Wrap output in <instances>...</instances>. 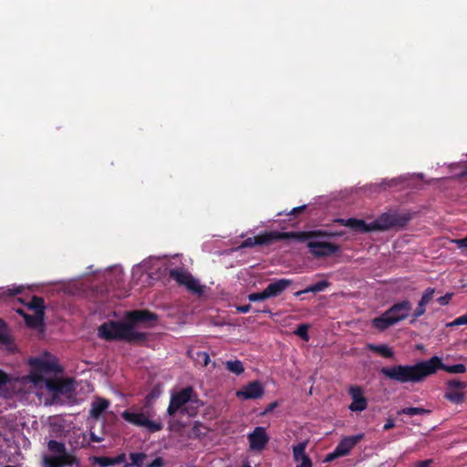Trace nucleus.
<instances>
[{
	"instance_id": "obj_1",
	"label": "nucleus",
	"mask_w": 467,
	"mask_h": 467,
	"mask_svg": "<svg viewBox=\"0 0 467 467\" xmlns=\"http://www.w3.org/2000/svg\"><path fill=\"white\" fill-rule=\"evenodd\" d=\"M439 369L451 374L466 372L464 364L445 365L441 358L433 356L428 360H421L413 365H394L382 367L379 373L387 379L400 383H419L424 381L429 376L435 374Z\"/></svg>"
},
{
	"instance_id": "obj_2",
	"label": "nucleus",
	"mask_w": 467,
	"mask_h": 467,
	"mask_svg": "<svg viewBox=\"0 0 467 467\" xmlns=\"http://www.w3.org/2000/svg\"><path fill=\"white\" fill-rule=\"evenodd\" d=\"M412 219L410 213H384L377 219L369 223H367L362 219L357 218H337L334 222L342 226L350 228L351 230L358 233H369L374 231L384 232L389 229H403Z\"/></svg>"
},
{
	"instance_id": "obj_3",
	"label": "nucleus",
	"mask_w": 467,
	"mask_h": 467,
	"mask_svg": "<svg viewBox=\"0 0 467 467\" xmlns=\"http://www.w3.org/2000/svg\"><path fill=\"white\" fill-rule=\"evenodd\" d=\"M98 335L107 341H125L130 344H141L148 337L147 333L131 329L127 319L104 322L99 327Z\"/></svg>"
},
{
	"instance_id": "obj_4",
	"label": "nucleus",
	"mask_w": 467,
	"mask_h": 467,
	"mask_svg": "<svg viewBox=\"0 0 467 467\" xmlns=\"http://www.w3.org/2000/svg\"><path fill=\"white\" fill-rule=\"evenodd\" d=\"M49 454L42 456V467H79V459L70 453L63 441L49 440L47 444Z\"/></svg>"
},
{
	"instance_id": "obj_5",
	"label": "nucleus",
	"mask_w": 467,
	"mask_h": 467,
	"mask_svg": "<svg viewBox=\"0 0 467 467\" xmlns=\"http://www.w3.org/2000/svg\"><path fill=\"white\" fill-rule=\"evenodd\" d=\"M411 310V303L402 300L392 305L389 309L371 320L372 327L379 331H384L389 327L405 320Z\"/></svg>"
},
{
	"instance_id": "obj_6",
	"label": "nucleus",
	"mask_w": 467,
	"mask_h": 467,
	"mask_svg": "<svg viewBox=\"0 0 467 467\" xmlns=\"http://www.w3.org/2000/svg\"><path fill=\"white\" fill-rule=\"evenodd\" d=\"M169 277L174 280L178 285L184 286L192 295L202 296L204 294L205 285H201L198 279L183 268L171 269Z\"/></svg>"
},
{
	"instance_id": "obj_7",
	"label": "nucleus",
	"mask_w": 467,
	"mask_h": 467,
	"mask_svg": "<svg viewBox=\"0 0 467 467\" xmlns=\"http://www.w3.org/2000/svg\"><path fill=\"white\" fill-rule=\"evenodd\" d=\"M121 417L127 422L136 427L145 428L150 433L160 431L163 428V424L160 420H152L150 419L149 411H130L126 410L121 413Z\"/></svg>"
},
{
	"instance_id": "obj_8",
	"label": "nucleus",
	"mask_w": 467,
	"mask_h": 467,
	"mask_svg": "<svg viewBox=\"0 0 467 467\" xmlns=\"http://www.w3.org/2000/svg\"><path fill=\"white\" fill-rule=\"evenodd\" d=\"M193 389L192 387H185L180 391L174 393L171 397L170 404L167 409V413L170 416H174L177 411L181 410L190 416L196 414L195 410H190L186 405L192 402Z\"/></svg>"
},
{
	"instance_id": "obj_9",
	"label": "nucleus",
	"mask_w": 467,
	"mask_h": 467,
	"mask_svg": "<svg viewBox=\"0 0 467 467\" xmlns=\"http://www.w3.org/2000/svg\"><path fill=\"white\" fill-rule=\"evenodd\" d=\"M29 364L32 368V371L30 372L29 378L31 381H33L36 384L46 380L43 377V374L61 371V368L59 367L56 359L33 358H30Z\"/></svg>"
},
{
	"instance_id": "obj_10",
	"label": "nucleus",
	"mask_w": 467,
	"mask_h": 467,
	"mask_svg": "<svg viewBox=\"0 0 467 467\" xmlns=\"http://www.w3.org/2000/svg\"><path fill=\"white\" fill-rule=\"evenodd\" d=\"M290 239L289 232H264L254 237H248L242 242L239 248H251L255 245H270L277 241Z\"/></svg>"
},
{
	"instance_id": "obj_11",
	"label": "nucleus",
	"mask_w": 467,
	"mask_h": 467,
	"mask_svg": "<svg viewBox=\"0 0 467 467\" xmlns=\"http://www.w3.org/2000/svg\"><path fill=\"white\" fill-rule=\"evenodd\" d=\"M125 319H127L131 329H134L137 325L151 327L158 320V316L148 309H139L126 312Z\"/></svg>"
},
{
	"instance_id": "obj_12",
	"label": "nucleus",
	"mask_w": 467,
	"mask_h": 467,
	"mask_svg": "<svg viewBox=\"0 0 467 467\" xmlns=\"http://www.w3.org/2000/svg\"><path fill=\"white\" fill-rule=\"evenodd\" d=\"M47 389L57 398L60 395L70 396L74 390V381L71 379H47L45 380Z\"/></svg>"
},
{
	"instance_id": "obj_13",
	"label": "nucleus",
	"mask_w": 467,
	"mask_h": 467,
	"mask_svg": "<svg viewBox=\"0 0 467 467\" xmlns=\"http://www.w3.org/2000/svg\"><path fill=\"white\" fill-rule=\"evenodd\" d=\"M307 247L309 253L317 258L330 256L340 250L339 245L336 244L315 240L309 241Z\"/></svg>"
},
{
	"instance_id": "obj_14",
	"label": "nucleus",
	"mask_w": 467,
	"mask_h": 467,
	"mask_svg": "<svg viewBox=\"0 0 467 467\" xmlns=\"http://www.w3.org/2000/svg\"><path fill=\"white\" fill-rule=\"evenodd\" d=\"M249 448L253 451H263L269 441V437L264 427H255L254 430L248 434Z\"/></svg>"
},
{
	"instance_id": "obj_15",
	"label": "nucleus",
	"mask_w": 467,
	"mask_h": 467,
	"mask_svg": "<svg viewBox=\"0 0 467 467\" xmlns=\"http://www.w3.org/2000/svg\"><path fill=\"white\" fill-rule=\"evenodd\" d=\"M264 388L261 382L254 380L244 386L241 389L237 390L235 395L242 400H257L264 395Z\"/></svg>"
},
{
	"instance_id": "obj_16",
	"label": "nucleus",
	"mask_w": 467,
	"mask_h": 467,
	"mask_svg": "<svg viewBox=\"0 0 467 467\" xmlns=\"http://www.w3.org/2000/svg\"><path fill=\"white\" fill-rule=\"evenodd\" d=\"M352 402L348 409L351 411H363L367 409L368 400L363 395V390L358 386H352L348 389Z\"/></svg>"
},
{
	"instance_id": "obj_17",
	"label": "nucleus",
	"mask_w": 467,
	"mask_h": 467,
	"mask_svg": "<svg viewBox=\"0 0 467 467\" xmlns=\"http://www.w3.org/2000/svg\"><path fill=\"white\" fill-rule=\"evenodd\" d=\"M290 239H295L299 242H305L313 238H333L334 231L330 230H314L308 232H289Z\"/></svg>"
},
{
	"instance_id": "obj_18",
	"label": "nucleus",
	"mask_w": 467,
	"mask_h": 467,
	"mask_svg": "<svg viewBox=\"0 0 467 467\" xmlns=\"http://www.w3.org/2000/svg\"><path fill=\"white\" fill-rule=\"evenodd\" d=\"M364 434H357L344 437L335 448L340 455L347 456L351 450L363 439Z\"/></svg>"
},
{
	"instance_id": "obj_19",
	"label": "nucleus",
	"mask_w": 467,
	"mask_h": 467,
	"mask_svg": "<svg viewBox=\"0 0 467 467\" xmlns=\"http://www.w3.org/2000/svg\"><path fill=\"white\" fill-rule=\"evenodd\" d=\"M293 281L286 278H282L271 282L265 288L269 298L280 296L285 289H287Z\"/></svg>"
},
{
	"instance_id": "obj_20",
	"label": "nucleus",
	"mask_w": 467,
	"mask_h": 467,
	"mask_svg": "<svg viewBox=\"0 0 467 467\" xmlns=\"http://www.w3.org/2000/svg\"><path fill=\"white\" fill-rule=\"evenodd\" d=\"M109 401L103 398H97L91 404L89 415L91 418L99 420L101 414L109 408Z\"/></svg>"
},
{
	"instance_id": "obj_21",
	"label": "nucleus",
	"mask_w": 467,
	"mask_h": 467,
	"mask_svg": "<svg viewBox=\"0 0 467 467\" xmlns=\"http://www.w3.org/2000/svg\"><path fill=\"white\" fill-rule=\"evenodd\" d=\"M366 348L367 349L375 352L386 358H391L394 356L393 350L388 345L385 344L376 345L368 343L367 344Z\"/></svg>"
},
{
	"instance_id": "obj_22",
	"label": "nucleus",
	"mask_w": 467,
	"mask_h": 467,
	"mask_svg": "<svg viewBox=\"0 0 467 467\" xmlns=\"http://www.w3.org/2000/svg\"><path fill=\"white\" fill-rule=\"evenodd\" d=\"M444 398L453 404H462L464 401L465 394L463 391L447 386Z\"/></svg>"
},
{
	"instance_id": "obj_23",
	"label": "nucleus",
	"mask_w": 467,
	"mask_h": 467,
	"mask_svg": "<svg viewBox=\"0 0 467 467\" xmlns=\"http://www.w3.org/2000/svg\"><path fill=\"white\" fill-rule=\"evenodd\" d=\"M330 285V283L327 280H322V281H319L314 285H311L309 286H307L306 288L303 289V290H300V291H297L295 293V296H299L303 294H306V293H318V292H322L324 291L326 288H327L328 286Z\"/></svg>"
},
{
	"instance_id": "obj_24",
	"label": "nucleus",
	"mask_w": 467,
	"mask_h": 467,
	"mask_svg": "<svg viewBox=\"0 0 467 467\" xmlns=\"http://www.w3.org/2000/svg\"><path fill=\"white\" fill-rule=\"evenodd\" d=\"M13 382V377L5 372L4 370L0 369V391L1 396L4 398H8L10 396V393L7 391L8 386L12 385Z\"/></svg>"
},
{
	"instance_id": "obj_25",
	"label": "nucleus",
	"mask_w": 467,
	"mask_h": 467,
	"mask_svg": "<svg viewBox=\"0 0 467 467\" xmlns=\"http://www.w3.org/2000/svg\"><path fill=\"white\" fill-rule=\"evenodd\" d=\"M27 307L34 310L36 314L45 315V301L44 298L37 296H33L30 302L26 304Z\"/></svg>"
},
{
	"instance_id": "obj_26",
	"label": "nucleus",
	"mask_w": 467,
	"mask_h": 467,
	"mask_svg": "<svg viewBox=\"0 0 467 467\" xmlns=\"http://www.w3.org/2000/svg\"><path fill=\"white\" fill-rule=\"evenodd\" d=\"M44 316L45 315L36 314V313H35V315L27 314V315H25L24 320L27 327L36 328V327H38L43 323Z\"/></svg>"
},
{
	"instance_id": "obj_27",
	"label": "nucleus",
	"mask_w": 467,
	"mask_h": 467,
	"mask_svg": "<svg viewBox=\"0 0 467 467\" xmlns=\"http://www.w3.org/2000/svg\"><path fill=\"white\" fill-rule=\"evenodd\" d=\"M147 458V455L144 452H131L130 453V459L131 461L130 463L125 464L123 467H142L144 464V460Z\"/></svg>"
},
{
	"instance_id": "obj_28",
	"label": "nucleus",
	"mask_w": 467,
	"mask_h": 467,
	"mask_svg": "<svg viewBox=\"0 0 467 467\" xmlns=\"http://www.w3.org/2000/svg\"><path fill=\"white\" fill-rule=\"evenodd\" d=\"M431 410H426L423 408L419 407H409V408H403L398 411L399 415H409V416H415V415H425L430 414Z\"/></svg>"
},
{
	"instance_id": "obj_29",
	"label": "nucleus",
	"mask_w": 467,
	"mask_h": 467,
	"mask_svg": "<svg viewBox=\"0 0 467 467\" xmlns=\"http://www.w3.org/2000/svg\"><path fill=\"white\" fill-rule=\"evenodd\" d=\"M307 441H301L296 445L293 446V458L296 462H299L303 457H308L306 453Z\"/></svg>"
},
{
	"instance_id": "obj_30",
	"label": "nucleus",
	"mask_w": 467,
	"mask_h": 467,
	"mask_svg": "<svg viewBox=\"0 0 467 467\" xmlns=\"http://www.w3.org/2000/svg\"><path fill=\"white\" fill-rule=\"evenodd\" d=\"M225 368L227 370L237 376L241 375L244 371V368L242 361L238 359L226 361Z\"/></svg>"
},
{
	"instance_id": "obj_31",
	"label": "nucleus",
	"mask_w": 467,
	"mask_h": 467,
	"mask_svg": "<svg viewBox=\"0 0 467 467\" xmlns=\"http://www.w3.org/2000/svg\"><path fill=\"white\" fill-rule=\"evenodd\" d=\"M90 461L94 464H99L100 467L114 466L113 457L107 456H93Z\"/></svg>"
},
{
	"instance_id": "obj_32",
	"label": "nucleus",
	"mask_w": 467,
	"mask_h": 467,
	"mask_svg": "<svg viewBox=\"0 0 467 467\" xmlns=\"http://www.w3.org/2000/svg\"><path fill=\"white\" fill-rule=\"evenodd\" d=\"M309 327H310L309 324H300L296 327V329L295 330L294 333L296 336H298L301 339L307 342L309 340V335H308Z\"/></svg>"
},
{
	"instance_id": "obj_33",
	"label": "nucleus",
	"mask_w": 467,
	"mask_h": 467,
	"mask_svg": "<svg viewBox=\"0 0 467 467\" xmlns=\"http://www.w3.org/2000/svg\"><path fill=\"white\" fill-rule=\"evenodd\" d=\"M10 342V337L7 332V327L5 322L0 318V343L8 344Z\"/></svg>"
},
{
	"instance_id": "obj_34",
	"label": "nucleus",
	"mask_w": 467,
	"mask_h": 467,
	"mask_svg": "<svg viewBox=\"0 0 467 467\" xmlns=\"http://www.w3.org/2000/svg\"><path fill=\"white\" fill-rule=\"evenodd\" d=\"M247 298L250 302H259L268 299V296L266 294L265 289L259 293H251L247 296Z\"/></svg>"
},
{
	"instance_id": "obj_35",
	"label": "nucleus",
	"mask_w": 467,
	"mask_h": 467,
	"mask_svg": "<svg viewBox=\"0 0 467 467\" xmlns=\"http://www.w3.org/2000/svg\"><path fill=\"white\" fill-rule=\"evenodd\" d=\"M425 312H426V305H424L422 302L419 301L418 306L412 314L413 318L410 321V324H413L419 317L423 316L425 314Z\"/></svg>"
},
{
	"instance_id": "obj_36",
	"label": "nucleus",
	"mask_w": 467,
	"mask_h": 467,
	"mask_svg": "<svg viewBox=\"0 0 467 467\" xmlns=\"http://www.w3.org/2000/svg\"><path fill=\"white\" fill-rule=\"evenodd\" d=\"M20 292H21L20 288H16V289L1 288L0 289V301L10 298V297L14 296L15 295L19 294Z\"/></svg>"
},
{
	"instance_id": "obj_37",
	"label": "nucleus",
	"mask_w": 467,
	"mask_h": 467,
	"mask_svg": "<svg viewBox=\"0 0 467 467\" xmlns=\"http://www.w3.org/2000/svg\"><path fill=\"white\" fill-rule=\"evenodd\" d=\"M434 293H435V289L434 288L428 287L423 292L420 301L427 306L433 299Z\"/></svg>"
},
{
	"instance_id": "obj_38",
	"label": "nucleus",
	"mask_w": 467,
	"mask_h": 467,
	"mask_svg": "<svg viewBox=\"0 0 467 467\" xmlns=\"http://www.w3.org/2000/svg\"><path fill=\"white\" fill-rule=\"evenodd\" d=\"M447 386L454 389H459L460 391H462V389H464L467 387V383L458 379H451L447 382Z\"/></svg>"
},
{
	"instance_id": "obj_39",
	"label": "nucleus",
	"mask_w": 467,
	"mask_h": 467,
	"mask_svg": "<svg viewBox=\"0 0 467 467\" xmlns=\"http://www.w3.org/2000/svg\"><path fill=\"white\" fill-rule=\"evenodd\" d=\"M202 428H203V425L201 422L196 421L192 428L191 437L201 438L202 435H204V433L201 431Z\"/></svg>"
},
{
	"instance_id": "obj_40",
	"label": "nucleus",
	"mask_w": 467,
	"mask_h": 467,
	"mask_svg": "<svg viewBox=\"0 0 467 467\" xmlns=\"http://www.w3.org/2000/svg\"><path fill=\"white\" fill-rule=\"evenodd\" d=\"M197 355V360L202 364V366L206 367L208 366L209 362H210V356L207 352L205 351H198L196 353Z\"/></svg>"
},
{
	"instance_id": "obj_41",
	"label": "nucleus",
	"mask_w": 467,
	"mask_h": 467,
	"mask_svg": "<svg viewBox=\"0 0 467 467\" xmlns=\"http://www.w3.org/2000/svg\"><path fill=\"white\" fill-rule=\"evenodd\" d=\"M165 461L162 457L155 458L151 462H149L145 465V467H164Z\"/></svg>"
},
{
	"instance_id": "obj_42",
	"label": "nucleus",
	"mask_w": 467,
	"mask_h": 467,
	"mask_svg": "<svg viewBox=\"0 0 467 467\" xmlns=\"http://www.w3.org/2000/svg\"><path fill=\"white\" fill-rule=\"evenodd\" d=\"M451 297H452V294L451 293H447L444 296H441L438 297L437 298V302L441 306H446V305H448L450 303Z\"/></svg>"
},
{
	"instance_id": "obj_43",
	"label": "nucleus",
	"mask_w": 467,
	"mask_h": 467,
	"mask_svg": "<svg viewBox=\"0 0 467 467\" xmlns=\"http://www.w3.org/2000/svg\"><path fill=\"white\" fill-rule=\"evenodd\" d=\"M462 325H467V313L463 316H461L457 318H455L450 326H462Z\"/></svg>"
},
{
	"instance_id": "obj_44",
	"label": "nucleus",
	"mask_w": 467,
	"mask_h": 467,
	"mask_svg": "<svg viewBox=\"0 0 467 467\" xmlns=\"http://www.w3.org/2000/svg\"><path fill=\"white\" fill-rule=\"evenodd\" d=\"M434 461L432 459H428L425 461L416 462L413 467H433Z\"/></svg>"
},
{
	"instance_id": "obj_45",
	"label": "nucleus",
	"mask_w": 467,
	"mask_h": 467,
	"mask_svg": "<svg viewBox=\"0 0 467 467\" xmlns=\"http://www.w3.org/2000/svg\"><path fill=\"white\" fill-rule=\"evenodd\" d=\"M339 457H342L340 455L339 452H337V451L335 449L332 452L327 454L326 458H325V462H333L334 460L339 458Z\"/></svg>"
},
{
	"instance_id": "obj_46",
	"label": "nucleus",
	"mask_w": 467,
	"mask_h": 467,
	"mask_svg": "<svg viewBox=\"0 0 467 467\" xmlns=\"http://www.w3.org/2000/svg\"><path fill=\"white\" fill-rule=\"evenodd\" d=\"M454 244H456L458 248H467V236L462 239L452 240Z\"/></svg>"
},
{
	"instance_id": "obj_47",
	"label": "nucleus",
	"mask_w": 467,
	"mask_h": 467,
	"mask_svg": "<svg viewBox=\"0 0 467 467\" xmlns=\"http://www.w3.org/2000/svg\"><path fill=\"white\" fill-rule=\"evenodd\" d=\"M235 308L238 313L245 314V313H248L252 309V306L250 304H247V305L236 306Z\"/></svg>"
},
{
	"instance_id": "obj_48",
	"label": "nucleus",
	"mask_w": 467,
	"mask_h": 467,
	"mask_svg": "<svg viewBox=\"0 0 467 467\" xmlns=\"http://www.w3.org/2000/svg\"><path fill=\"white\" fill-rule=\"evenodd\" d=\"M299 462H301L299 464L301 467H313L312 461L309 456L301 458Z\"/></svg>"
},
{
	"instance_id": "obj_49",
	"label": "nucleus",
	"mask_w": 467,
	"mask_h": 467,
	"mask_svg": "<svg viewBox=\"0 0 467 467\" xmlns=\"http://www.w3.org/2000/svg\"><path fill=\"white\" fill-rule=\"evenodd\" d=\"M278 406V402L277 401H274V402H271L269 403L266 408L265 409V411H264V414H267V413H270L271 411H273L276 407Z\"/></svg>"
},
{
	"instance_id": "obj_50",
	"label": "nucleus",
	"mask_w": 467,
	"mask_h": 467,
	"mask_svg": "<svg viewBox=\"0 0 467 467\" xmlns=\"http://www.w3.org/2000/svg\"><path fill=\"white\" fill-rule=\"evenodd\" d=\"M394 427H395V422H394V420L392 419L389 418V419L387 420L386 423L384 424L383 430L384 431H389V430H390V429H392Z\"/></svg>"
},
{
	"instance_id": "obj_51",
	"label": "nucleus",
	"mask_w": 467,
	"mask_h": 467,
	"mask_svg": "<svg viewBox=\"0 0 467 467\" xmlns=\"http://www.w3.org/2000/svg\"><path fill=\"white\" fill-rule=\"evenodd\" d=\"M125 460H126V455L124 453H121L116 457H113L114 465L121 463V462H125Z\"/></svg>"
},
{
	"instance_id": "obj_52",
	"label": "nucleus",
	"mask_w": 467,
	"mask_h": 467,
	"mask_svg": "<svg viewBox=\"0 0 467 467\" xmlns=\"http://www.w3.org/2000/svg\"><path fill=\"white\" fill-rule=\"evenodd\" d=\"M306 209V205H301L296 208H293L292 211L288 214L296 215L301 212H303Z\"/></svg>"
},
{
	"instance_id": "obj_53",
	"label": "nucleus",
	"mask_w": 467,
	"mask_h": 467,
	"mask_svg": "<svg viewBox=\"0 0 467 467\" xmlns=\"http://www.w3.org/2000/svg\"><path fill=\"white\" fill-rule=\"evenodd\" d=\"M254 313H265V314H271V309L268 307V306H265L264 308H260V309H257V308H254Z\"/></svg>"
},
{
	"instance_id": "obj_54",
	"label": "nucleus",
	"mask_w": 467,
	"mask_h": 467,
	"mask_svg": "<svg viewBox=\"0 0 467 467\" xmlns=\"http://www.w3.org/2000/svg\"><path fill=\"white\" fill-rule=\"evenodd\" d=\"M344 232L343 231H334V237H340V236H343L344 235Z\"/></svg>"
},
{
	"instance_id": "obj_55",
	"label": "nucleus",
	"mask_w": 467,
	"mask_h": 467,
	"mask_svg": "<svg viewBox=\"0 0 467 467\" xmlns=\"http://www.w3.org/2000/svg\"><path fill=\"white\" fill-rule=\"evenodd\" d=\"M16 313H17L18 315L22 316L24 318H25V315H27V314L25 312V310H24V309H22V308H18V309L16 310Z\"/></svg>"
},
{
	"instance_id": "obj_56",
	"label": "nucleus",
	"mask_w": 467,
	"mask_h": 467,
	"mask_svg": "<svg viewBox=\"0 0 467 467\" xmlns=\"http://www.w3.org/2000/svg\"><path fill=\"white\" fill-rule=\"evenodd\" d=\"M243 467H251L249 464H245Z\"/></svg>"
},
{
	"instance_id": "obj_57",
	"label": "nucleus",
	"mask_w": 467,
	"mask_h": 467,
	"mask_svg": "<svg viewBox=\"0 0 467 467\" xmlns=\"http://www.w3.org/2000/svg\"><path fill=\"white\" fill-rule=\"evenodd\" d=\"M296 467H301V466H300V465H297V466H296Z\"/></svg>"
}]
</instances>
